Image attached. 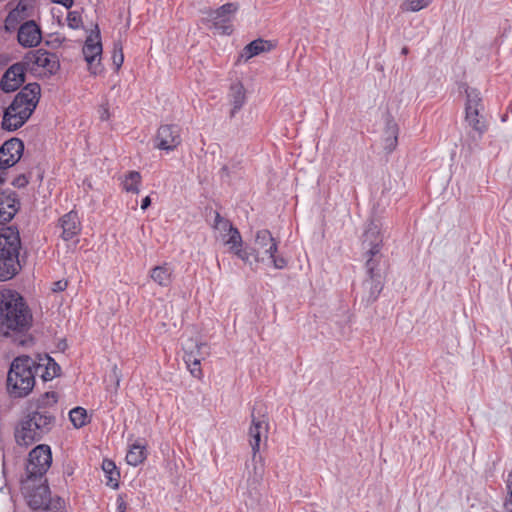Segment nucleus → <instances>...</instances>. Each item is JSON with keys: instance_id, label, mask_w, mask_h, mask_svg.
I'll return each mask as SVG.
<instances>
[{"instance_id": "5", "label": "nucleus", "mask_w": 512, "mask_h": 512, "mask_svg": "<svg viewBox=\"0 0 512 512\" xmlns=\"http://www.w3.org/2000/svg\"><path fill=\"white\" fill-rule=\"evenodd\" d=\"M20 234L15 226H8L0 232V281L12 279L21 270L19 252Z\"/></svg>"}, {"instance_id": "13", "label": "nucleus", "mask_w": 512, "mask_h": 512, "mask_svg": "<svg viewBox=\"0 0 512 512\" xmlns=\"http://www.w3.org/2000/svg\"><path fill=\"white\" fill-rule=\"evenodd\" d=\"M181 142V128L176 124H165L158 128L154 139V147L170 152L175 150Z\"/></svg>"}, {"instance_id": "8", "label": "nucleus", "mask_w": 512, "mask_h": 512, "mask_svg": "<svg viewBox=\"0 0 512 512\" xmlns=\"http://www.w3.org/2000/svg\"><path fill=\"white\" fill-rule=\"evenodd\" d=\"M237 3H226L221 7L211 10L205 22L209 29L220 35H230L233 31L232 21L238 11Z\"/></svg>"}, {"instance_id": "12", "label": "nucleus", "mask_w": 512, "mask_h": 512, "mask_svg": "<svg viewBox=\"0 0 512 512\" xmlns=\"http://www.w3.org/2000/svg\"><path fill=\"white\" fill-rule=\"evenodd\" d=\"M269 424L265 413L261 408L254 406L251 412V425L249 428V443L252 448V461H256V454L260 450L262 441H266L268 437Z\"/></svg>"}, {"instance_id": "2", "label": "nucleus", "mask_w": 512, "mask_h": 512, "mask_svg": "<svg viewBox=\"0 0 512 512\" xmlns=\"http://www.w3.org/2000/svg\"><path fill=\"white\" fill-rule=\"evenodd\" d=\"M33 325V313L24 297L12 289L0 290V334L4 337L20 336V344Z\"/></svg>"}, {"instance_id": "18", "label": "nucleus", "mask_w": 512, "mask_h": 512, "mask_svg": "<svg viewBox=\"0 0 512 512\" xmlns=\"http://www.w3.org/2000/svg\"><path fill=\"white\" fill-rule=\"evenodd\" d=\"M17 39L23 47L37 46L42 39L39 26L33 20L26 21L19 26Z\"/></svg>"}, {"instance_id": "29", "label": "nucleus", "mask_w": 512, "mask_h": 512, "mask_svg": "<svg viewBox=\"0 0 512 512\" xmlns=\"http://www.w3.org/2000/svg\"><path fill=\"white\" fill-rule=\"evenodd\" d=\"M146 459L145 445L136 442L132 444L126 454V462L131 466H138Z\"/></svg>"}, {"instance_id": "43", "label": "nucleus", "mask_w": 512, "mask_h": 512, "mask_svg": "<svg viewBox=\"0 0 512 512\" xmlns=\"http://www.w3.org/2000/svg\"><path fill=\"white\" fill-rule=\"evenodd\" d=\"M232 253H234L242 261L246 263L250 262V253L247 250L242 249V247L232 251Z\"/></svg>"}, {"instance_id": "27", "label": "nucleus", "mask_w": 512, "mask_h": 512, "mask_svg": "<svg viewBox=\"0 0 512 512\" xmlns=\"http://www.w3.org/2000/svg\"><path fill=\"white\" fill-rule=\"evenodd\" d=\"M398 133L399 129L397 124L392 119L387 120L384 132V149L388 153H391L396 148L398 143Z\"/></svg>"}, {"instance_id": "40", "label": "nucleus", "mask_w": 512, "mask_h": 512, "mask_svg": "<svg viewBox=\"0 0 512 512\" xmlns=\"http://www.w3.org/2000/svg\"><path fill=\"white\" fill-rule=\"evenodd\" d=\"M253 463H254V468H253L254 476L257 479H261L263 472H264V468H263V464H262V457L260 455L256 454V461H253Z\"/></svg>"}, {"instance_id": "44", "label": "nucleus", "mask_w": 512, "mask_h": 512, "mask_svg": "<svg viewBox=\"0 0 512 512\" xmlns=\"http://www.w3.org/2000/svg\"><path fill=\"white\" fill-rule=\"evenodd\" d=\"M67 287V281L65 280H59L53 283V291L54 292H61L64 291Z\"/></svg>"}, {"instance_id": "47", "label": "nucleus", "mask_w": 512, "mask_h": 512, "mask_svg": "<svg viewBox=\"0 0 512 512\" xmlns=\"http://www.w3.org/2000/svg\"><path fill=\"white\" fill-rule=\"evenodd\" d=\"M150 205H151V199L149 196H146L145 198L142 199V202H141L142 210H146Z\"/></svg>"}, {"instance_id": "11", "label": "nucleus", "mask_w": 512, "mask_h": 512, "mask_svg": "<svg viewBox=\"0 0 512 512\" xmlns=\"http://www.w3.org/2000/svg\"><path fill=\"white\" fill-rule=\"evenodd\" d=\"M465 122L474 131L486 132L487 124L480 112L484 109L480 92L474 88L466 89Z\"/></svg>"}, {"instance_id": "9", "label": "nucleus", "mask_w": 512, "mask_h": 512, "mask_svg": "<svg viewBox=\"0 0 512 512\" xmlns=\"http://www.w3.org/2000/svg\"><path fill=\"white\" fill-rule=\"evenodd\" d=\"M22 63L31 72L36 73L39 69H42L45 74L49 75L55 74L60 68L57 55L44 49L27 52L22 59Z\"/></svg>"}, {"instance_id": "32", "label": "nucleus", "mask_w": 512, "mask_h": 512, "mask_svg": "<svg viewBox=\"0 0 512 512\" xmlns=\"http://www.w3.org/2000/svg\"><path fill=\"white\" fill-rule=\"evenodd\" d=\"M41 361H43V363H37V365H43L39 373H41V377L44 381L52 380L59 374L60 366L51 357L46 355Z\"/></svg>"}, {"instance_id": "53", "label": "nucleus", "mask_w": 512, "mask_h": 512, "mask_svg": "<svg viewBox=\"0 0 512 512\" xmlns=\"http://www.w3.org/2000/svg\"><path fill=\"white\" fill-rule=\"evenodd\" d=\"M106 114H107V111H104V114L101 116V119H106Z\"/></svg>"}, {"instance_id": "42", "label": "nucleus", "mask_w": 512, "mask_h": 512, "mask_svg": "<svg viewBox=\"0 0 512 512\" xmlns=\"http://www.w3.org/2000/svg\"><path fill=\"white\" fill-rule=\"evenodd\" d=\"M505 483L507 496L504 501L512 502V470L508 473Z\"/></svg>"}, {"instance_id": "3", "label": "nucleus", "mask_w": 512, "mask_h": 512, "mask_svg": "<svg viewBox=\"0 0 512 512\" xmlns=\"http://www.w3.org/2000/svg\"><path fill=\"white\" fill-rule=\"evenodd\" d=\"M41 95L38 83H28L4 110L2 128L15 131L22 127L36 109Z\"/></svg>"}, {"instance_id": "37", "label": "nucleus", "mask_w": 512, "mask_h": 512, "mask_svg": "<svg viewBox=\"0 0 512 512\" xmlns=\"http://www.w3.org/2000/svg\"><path fill=\"white\" fill-rule=\"evenodd\" d=\"M432 0H406L404 5L405 9L412 12H417L427 7Z\"/></svg>"}, {"instance_id": "48", "label": "nucleus", "mask_w": 512, "mask_h": 512, "mask_svg": "<svg viewBox=\"0 0 512 512\" xmlns=\"http://www.w3.org/2000/svg\"><path fill=\"white\" fill-rule=\"evenodd\" d=\"M8 168H4L0 165V185H2L4 182H5V179H6V170Z\"/></svg>"}, {"instance_id": "4", "label": "nucleus", "mask_w": 512, "mask_h": 512, "mask_svg": "<svg viewBox=\"0 0 512 512\" xmlns=\"http://www.w3.org/2000/svg\"><path fill=\"white\" fill-rule=\"evenodd\" d=\"M43 365H37V362L29 356H19L15 358L7 374V391L14 398L27 396L35 386V377Z\"/></svg>"}, {"instance_id": "39", "label": "nucleus", "mask_w": 512, "mask_h": 512, "mask_svg": "<svg viewBox=\"0 0 512 512\" xmlns=\"http://www.w3.org/2000/svg\"><path fill=\"white\" fill-rule=\"evenodd\" d=\"M68 26L72 29H79L82 26V18L79 12L72 11L67 15Z\"/></svg>"}, {"instance_id": "24", "label": "nucleus", "mask_w": 512, "mask_h": 512, "mask_svg": "<svg viewBox=\"0 0 512 512\" xmlns=\"http://www.w3.org/2000/svg\"><path fill=\"white\" fill-rule=\"evenodd\" d=\"M173 268L164 263L155 266L150 271V278L161 287H168L172 283Z\"/></svg>"}, {"instance_id": "1", "label": "nucleus", "mask_w": 512, "mask_h": 512, "mask_svg": "<svg viewBox=\"0 0 512 512\" xmlns=\"http://www.w3.org/2000/svg\"><path fill=\"white\" fill-rule=\"evenodd\" d=\"M57 402L55 392H46L35 403H31L27 413L15 427L14 437L19 446L28 447L41 441L56 423L55 415L47 407Z\"/></svg>"}, {"instance_id": "31", "label": "nucleus", "mask_w": 512, "mask_h": 512, "mask_svg": "<svg viewBox=\"0 0 512 512\" xmlns=\"http://www.w3.org/2000/svg\"><path fill=\"white\" fill-rule=\"evenodd\" d=\"M230 102L233 105L231 116L242 108L245 103V89L241 83H235L230 88Z\"/></svg>"}, {"instance_id": "38", "label": "nucleus", "mask_w": 512, "mask_h": 512, "mask_svg": "<svg viewBox=\"0 0 512 512\" xmlns=\"http://www.w3.org/2000/svg\"><path fill=\"white\" fill-rule=\"evenodd\" d=\"M112 60L113 64L116 66V69H119L123 64L124 55L123 48L120 42L114 43Z\"/></svg>"}, {"instance_id": "30", "label": "nucleus", "mask_w": 512, "mask_h": 512, "mask_svg": "<svg viewBox=\"0 0 512 512\" xmlns=\"http://www.w3.org/2000/svg\"><path fill=\"white\" fill-rule=\"evenodd\" d=\"M141 179V174L138 171H129L121 180L122 189L128 193L138 194Z\"/></svg>"}, {"instance_id": "26", "label": "nucleus", "mask_w": 512, "mask_h": 512, "mask_svg": "<svg viewBox=\"0 0 512 512\" xmlns=\"http://www.w3.org/2000/svg\"><path fill=\"white\" fill-rule=\"evenodd\" d=\"M26 7L19 3L16 8L12 9L4 22V30L8 33L14 32L21 21L24 19Z\"/></svg>"}, {"instance_id": "35", "label": "nucleus", "mask_w": 512, "mask_h": 512, "mask_svg": "<svg viewBox=\"0 0 512 512\" xmlns=\"http://www.w3.org/2000/svg\"><path fill=\"white\" fill-rule=\"evenodd\" d=\"M242 243V237L237 228L228 233V238H224V244L229 246L231 252L242 247Z\"/></svg>"}, {"instance_id": "50", "label": "nucleus", "mask_w": 512, "mask_h": 512, "mask_svg": "<svg viewBox=\"0 0 512 512\" xmlns=\"http://www.w3.org/2000/svg\"><path fill=\"white\" fill-rule=\"evenodd\" d=\"M401 53L403 55H406L408 53V48L407 47H403Z\"/></svg>"}, {"instance_id": "17", "label": "nucleus", "mask_w": 512, "mask_h": 512, "mask_svg": "<svg viewBox=\"0 0 512 512\" xmlns=\"http://www.w3.org/2000/svg\"><path fill=\"white\" fill-rule=\"evenodd\" d=\"M82 52L90 70L96 74L99 71L102 54V44L99 40V32H97L95 38H93V36H89L86 39Z\"/></svg>"}, {"instance_id": "10", "label": "nucleus", "mask_w": 512, "mask_h": 512, "mask_svg": "<svg viewBox=\"0 0 512 512\" xmlns=\"http://www.w3.org/2000/svg\"><path fill=\"white\" fill-rule=\"evenodd\" d=\"M52 463L51 448L48 445L40 444L31 450L26 465V478L36 480L46 479L45 474Z\"/></svg>"}, {"instance_id": "20", "label": "nucleus", "mask_w": 512, "mask_h": 512, "mask_svg": "<svg viewBox=\"0 0 512 512\" xmlns=\"http://www.w3.org/2000/svg\"><path fill=\"white\" fill-rule=\"evenodd\" d=\"M204 346L205 344L203 343H196L191 350L185 349L183 355V360L187 369L190 371L193 377L198 379L203 377V372L201 369V360L203 359V356L201 354V349Z\"/></svg>"}, {"instance_id": "49", "label": "nucleus", "mask_w": 512, "mask_h": 512, "mask_svg": "<svg viewBox=\"0 0 512 512\" xmlns=\"http://www.w3.org/2000/svg\"><path fill=\"white\" fill-rule=\"evenodd\" d=\"M221 240L224 242V238H228V232L219 233Z\"/></svg>"}, {"instance_id": "16", "label": "nucleus", "mask_w": 512, "mask_h": 512, "mask_svg": "<svg viewBox=\"0 0 512 512\" xmlns=\"http://www.w3.org/2000/svg\"><path fill=\"white\" fill-rule=\"evenodd\" d=\"M24 151V143L18 138H12L4 142L0 147V165L4 168L14 166L21 158Z\"/></svg>"}, {"instance_id": "14", "label": "nucleus", "mask_w": 512, "mask_h": 512, "mask_svg": "<svg viewBox=\"0 0 512 512\" xmlns=\"http://www.w3.org/2000/svg\"><path fill=\"white\" fill-rule=\"evenodd\" d=\"M26 71L22 61L11 65L1 78V89L6 93L16 91L24 83Z\"/></svg>"}, {"instance_id": "19", "label": "nucleus", "mask_w": 512, "mask_h": 512, "mask_svg": "<svg viewBox=\"0 0 512 512\" xmlns=\"http://www.w3.org/2000/svg\"><path fill=\"white\" fill-rule=\"evenodd\" d=\"M20 207L17 195L13 191H3L0 193V224H4L13 219Z\"/></svg>"}, {"instance_id": "36", "label": "nucleus", "mask_w": 512, "mask_h": 512, "mask_svg": "<svg viewBox=\"0 0 512 512\" xmlns=\"http://www.w3.org/2000/svg\"><path fill=\"white\" fill-rule=\"evenodd\" d=\"M214 228L219 231V233L222 232H228L230 233L235 227L232 225V223L223 218L219 213H216L215 219H214Z\"/></svg>"}, {"instance_id": "23", "label": "nucleus", "mask_w": 512, "mask_h": 512, "mask_svg": "<svg viewBox=\"0 0 512 512\" xmlns=\"http://www.w3.org/2000/svg\"><path fill=\"white\" fill-rule=\"evenodd\" d=\"M365 269L367 276L383 277L382 262L383 256L380 251H365Z\"/></svg>"}, {"instance_id": "54", "label": "nucleus", "mask_w": 512, "mask_h": 512, "mask_svg": "<svg viewBox=\"0 0 512 512\" xmlns=\"http://www.w3.org/2000/svg\"><path fill=\"white\" fill-rule=\"evenodd\" d=\"M60 510H61V509H55V510H53V511H51V512H61Z\"/></svg>"}, {"instance_id": "33", "label": "nucleus", "mask_w": 512, "mask_h": 512, "mask_svg": "<svg viewBox=\"0 0 512 512\" xmlns=\"http://www.w3.org/2000/svg\"><path fill=\"white\" fill-rule=\"evenodd\" d=\"M485 132L474 131L471 129L467 132L465 139L463 140V146L467 147L470 152H473L480 148V142Z\"/></svg>"}, {"instance_id": "21", "label": "nucleus", "mask_w": 512, "mask_h": 512, "mask_svg": "<svg viewBox=\"0 0 512 512\" xmlns=\"http://www.w3.org/2000/svg\"><path fill=\"white\" fill-rule=\"evenodd\" d=\"M383 287V277L367 276L362 284V302H365L366 305L375 302L378 299L380 293L382 292Z\"/></svg>"}, {"instance_id": "6", "label": "nucleus", "mask_w": 512, "mask_h": 512, "mask_svg": "<svg viewBox=\"0 0 512 512\" xmlns=\"http://www.w3.org/2000/svg\"><path fill=\"white\" fill-rule=\"evenodd\" d=\"M21 490L27 504L33 510L46 509L51 512L63 507L61 498L51 499L46 479L25 478L21 481Z\"/></svg>"}, {"instance_id": "45", "label": "nucleus", "mask_w": 512, "mask_h": 512, "mask_svg": "<svg viewBox=\"0 0 512 512\" xmlns=\"http://www.w3.org/2000/svg\"><path fill=\"white\" fill-rule=\"evenodd\" d=\"M54 3L60 4L66 8H71L73 5V0H52Z\"/></svg>"}, {"instance_id": "28", "label": "nucleus", "mask_w": 512, "mask_h": 512, "mask_svg": "<svg viewBox=\"0 0 512 512\" xmlns=\"http://www.w3.org/2000/svg\"><path fill=\"white\" fill-rule=\"evenodd\" d=\"M102 470L105 474L106 485L113 489L118 488L120 472L117 470L115 463L111 460L105 459L102 463Z\"/></svg>"}, {"instance_id": "41", "label": "nucleus", "mask_w": 512, "mask_h": 512, "mask_svg": "<svg viewBox=\"0 0 512 512\" xmlns=\"http://www.w3.org/2000/svg\"><path fill=\"white\" fill-rule=\"evenodd\" d=\"M28 183L29 177L26 174H20L12 181V185L17 188H24Z\"/></svg>"}, {"instance_id": "51", "label": "nucleus", "mask_w": 512, "mask_h": 512, "mask_svg": "<svg viewBox=\"0 0 512 512\" xmlns=\"http://www.w3.org/2000/svg\"><path fill=\"white\" fill-rule=\"evenodd\" d=\"M106 114H107V111H104V114L101 116V119H106Z\"/></svg>"}, {"instance_id": "15", "label": "nucleus", "mask_w": 512, "mask_h": 512, "mask_svg": "<svg viewBox=\"0 0 512 512\" xmlns=\"http://www.w3.org/2000/svg\"><path fill=\"white\" fill-rule=\"evenodd\" d=\"M381 222L378 219H371L365 227L362 235V248L365 251H381L383 236L381 233Z\"/></svg>"}, {"instance_id": "46", "label": "nucleus", "mask_w": 512, "mask_h": 512, "mask_svg": "<svg viewBox=\"0 0 512 512\" xmlns=\"http://www.w3.org/2000/svg\"><path fill=\"white\" fill-rule=\"evenodd\" d=\"M117 512H126V503L121 499H117Z\"/></svg>"}, {"instance_id": "22", "label": "nucleus", "mask_w": 512, "mask_h": 512, "mask_svg": "<svg viewBox=\"0 0 512 512\" xmlns=\"http://www.w3.org/2000/svg\"><path fill=\"white\" fill-rule=\"evenodd\" d=\"M59 226L62 229L61 237L65 241L73 239L81 230L78 215L73 211H70L59 219Z\"/></svg>"}, {"instance_id": "25", "label": "nucleus", "mask_w": 512, "mask_h": 512, "mask_svg": "<svg viewBox=\"0 0 512 512\" xmlns=\"http://www.w3.org/2000/svg\"><path fill=\"white\" fill-rule=\"evenodd\" d=\"M270 50V44L263 39H256L247 44L239 55L238 61L247 62L252 57Z\"/></svg>"}, {"instance_id": "52", "label": "nucleus", "mask_w": 512, "mask_h": 512, "mask_svg": "<svg viewBox=\"0 0 512 512\" xmlns=\"http://www.w3.org/2000/svg\"><path fill=\"white\" fill-rule=\"evenodd\" d=\"M106 114H107V111H104V114L101 116V119H106Z\"/></svg>"}, {"instance_id": "34", "label": "nucleus", "mask_w": 512, "mask_h": 512, "mask_svg": "<svg viewBox=\"0 0 512 512\" xmlns=\"http://www.w3.org/2000/svg\"><path fill=\"white\" fill-rule=\"evenodd\" d=\"M69 418L75 428H81L88 423V415L83 407H75L69 412Z\"/></svg>"}, {"instance_id": "7", "label": "nucleus", "mask_w": 512, "mask_h": 512, "mask_svg": "<svg viewBox=\"0 0 512 512\" xmlns=\"http://www.w3.org/2000/svg\"><path fill=\"white\" fill-rule=\"evenodd\" d=\"M255 261L271 265L275 269H284L287 260L278 255V243L269 230H259L255 236Z\"/></svg>"}]
</instances>
